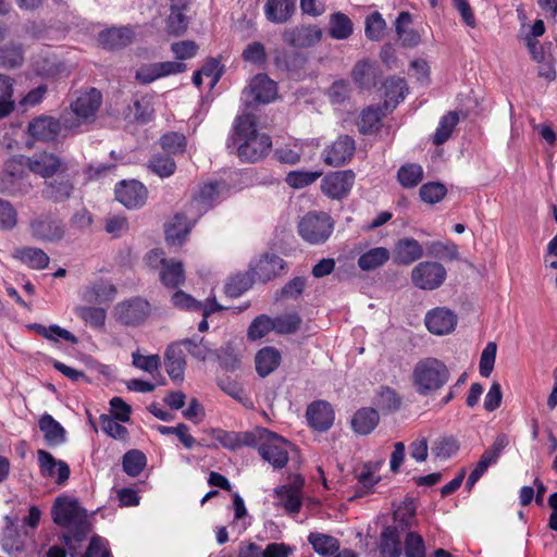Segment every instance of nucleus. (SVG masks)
Masks as SVG:
<instances>
[{"label": "nucleus", "instance_id": "nucleus-1", "mask_svg": "<svg viewBox=\"0 0 557 557\" xmlns=\"http://www.w3.org/2000/svg\"><path fill=\"white\" fill-rule=\"evenodd\" d=\"M226 147L242 162L255 163L269 153L272 140L269 135L258 132L256 115L245 113L236 117Z\"/></svg>", "mask_w": 557, "mask_h": 557}, {"label": "nucleus", "instance_id": "nucleus-2", "mask_svg": "<svg viewBox=\"0 0 557 557\" xmlns=\"http://www.w3.org/2000/svg\"><path fill=\"white\" fill-rule=\"evenodd\" d=\"M51 516L55 524L67 529V532L62 535V541L73 556L78 544L90 532L87 511L79 506L76 499L59 496L52 506Z\"/></svg>", "mask_w": 557, "mask_h": 557}, {"label": "nucleus", "instance_id": "nucleus-3", "mask_svg": "<svg viewBox=\"0 0 557 557\" xmlns=\"http://www.w3.org/2000/svg\"><path fill=\"white\" fill-rule=\"evenodd\" d=\"M449 377L450 372L442 360L428 357L414 364L411 383L420 396H430L443 388Z\"/></svg>", "mask_w": 557, "mask_h": 557}, {"label": "nucleus", "instance_id": "nucleus-4", "mask_svg": "<svg viewBox=\"0 0 557 557\" xmlns=\"http://www.w3.org/2000/svg\"><path fill=\"white\" fill-rule=\"evenodd\" d=\"M101 103L102 95L98 89L91 87L81 92L71 102L70 109L73 115L69 113L62 114L63 127L74 131L83 124L94 123Z\"/></svg>", "mask_w": 557, "mask_h": 557}, {"label": "nucleus", "instance_id": "nucleus-5", "mask_svg": "<svg viewBox=\"0 0 557 557\" xmlns=\"http://www.w3.org/2000/svg\"><path fill=\"white\" fill-rule=\"evenodd\" d=\"M255 434V444L250 447H257L261 458L274 469H283L289 460L290 442L265 428H256Z\"/></svg>", "mask_w": 557, "mask_h": 557}, {"label": "nucleus", "instance_id": "nucleus-6", "mask_svg": "<svg viewBox=\"0 0 557 557\" xmlns=\"http://www.w3.org/2000/svg\"><path fill=\"white\" fill-rule=\"evenodd\" d=\"M334 231V221L325 212H308L298 223V234L311 244L325 243Z\"/></svg>", "mask_w": 557, "mask_h": 557}, {"label": "nucleus", "instance_id": "nucleus-7", "mask_svg": "<svg viewBox=\"0 0 557 557\" xmlns=\"http://www.w3.org/2000/svg\"><path fill=\"white\" fill-rule=\"evenodd\" d=\"M29 232L37 242L59 243L65 236V224L52 213H41L30 220Z\"/></svg>", "mask_w": 557, "mask_h": 557}, {"label": "nucleus", "instance_id": "nucleus-8", "mask_svg": "<svg viewBox=\"0 0 557 557\" xmlns=\"http://www.w3.org/2000/svg\"><path fill=\"white\" fill-rule=\"evenodd\" d=\"M447 276L446 269L435 261L419 262L411 271L413 285L423 290H434L443 285Z\"/></svg>", "mask_w": 557, "mask_h": 557}, {"label": "nucleus", "instance_id": "nucleus-9", "mask_svg": "<svg viewBox=\"0 0 557 557\" xmlns=\"http://www.w3.org/2000/svg\"><path fill=\"white\" fill-rule=\"evenodd\" d=\"M151 312L149 301L141 297H133L119 302L114 308L117 322L125 326H138L146 321Z\"/></svg>", "mask_w": 557, "mask_h": 557}, {"label": "nucleus", "instance_id": "nucleus-10", "mask_svg": "<svg viewBox=\"0 0 557 557\" xmlns=\"http://www.w3.org/2000/svg\"><path fill=\"white\" fill-rule=\"evenodd\" d=\"M277 88L275 82L270 79L267 74H257L243 90V101L247 108L255 104H265L273 101L276 97Z\"/></svg>", "mask_w": 557, "mask_h": 557}, {"label": "nucleus", "instance_id": "nucleus-11", "mask_svg": "<svg viewBox=\"0 0 557 557\" xmlns=\"http://www.w3.org/2000/svg\"><path fill=\"white\" fill-rule=\"evenodd\" d=\"M27 169L44 178L53 177L57 174H64L67 170V163L51 152H42L28 157L26 160Z\"/></svg>", "mask_w": 557, "mask_h": 557}, {"label": "nucleus", "instance_id": "nucleus-12", "mask_svg": "<svg viewBox=\"0 0 557 557\" xmlns=\"http://www.w3.org/2000/svg\"><path fill=\"white\" fill-rule=\"evenodd\" d=\"M285 268V260L272 252H264L249 263V270L253 277L263 284L277 277Z\"/></svg>", "mask_w": 557, "mask_h": 557}, {"label": "nucleus", "instance_id": "nucleus-13", "mask_svg": "<svg viewBox=\"0 0 557 557\" xmlns=\"http://www.w3.org/2000/svg\"><path fill=\"white\" fill-rule=\"evenodd\" d=\"M355 177L352 170L331 172L323 177L321 189L329 198L341 200L350 193Z\"/></svg>", "mask_w": 557, "mask_h": 557}, {"label": "nucleus", "instance_id": "nucleus-14", "mask_svg": "<svg viewBox=\"0 0 557 557\" xmlns=\"http://www.w3.org/2000/svg\"><path fill=\"white\" fill-rule=\"evenodd\" d=\"M508 444L509 440L506 434L502 433L496 436L493 445L482 454L480 460L476 462L474 469L468 476L466 487L469 491L481 479L488 467L496 463L502 451L508 446Z\"/></svg>", "mask_w": 557, "mask_h": 557}, {"label": "nucleus", "instance_id": "nucleus-15", "mask_svg": "<svg viewBox=\"0 0 557 557\" xmlns=\"http://www.w3.org/2000/svg\"><path fill=\"white\" fill-rule=\"evenodd\" d=\"M356 150V141L349 135H341L323 153V161L330 166H342L349 162Z\"/></svg>", "mask_w": 557, "mask_h": 557}, {"label": "nucleus", "instance_id": "nucleus-16", "mask_svg": "<svg viewBox=\"0 0 557 557\" xmlns=\"http://www.w3.org/2000/svg\"><path fill=\"white\" fill-rule=\"evenodd\" d=\"M187 69L185 63L166 61V62H157L145 64L140 66L135 74V78L140 84H150L158 78L171 75L183 73Z\"/></svg>", "mask_w": 557, "mask_h": 557}, {"label": "nucleus", "instance_id": "nucleus-17", "mask_svg": "<svg viewBox=\"0 0 557 557\" xmlns=\"http://www.w3.org/2000/svg\"><path fill=\"white\" fill-rule=\"evenodd\" d=\"M62 126V119L40 115L29 122L28 134L36 140L49 143L57 139Z\"/></svg>", "mask_w": 557, "mask_h": 557}, {"label": "nucleus", "instance_id": "nucleus-18", "mask_svg": "<svg viewBox=\"0 0 557 557\" xmlns=\"http://www.w3.org/2000/svg\"><path fill=\"white\" fill-rule=\"evenodd\" d=\"M115 198L126 208L137 209L146 202L147 188L138 181H123L115 188Z\"/></svg>", "mask_w": 557, "mask_h": 557}, {"label": "nucleus", "instance_id": "nucleus-19", "mask_svg": "<svg viewBox=\"0 0 557 557\" xmlns=\"http://www.w3.org/2000/svg\"><path fill=\"white\" fill-rule=\"evenodd\" d=\"M322 29L317 25H301L283 33V40L295 48H309L320 42Z\"/></svg>", "mask_w": 557, "mask_h": 557}, {"label": "nucleus", "instance_id": "nucleus-20", "mask_svg": "<svg viewBox=\"0 0 557 557\" xmlns=\"http://www.w3.org/2000/svg\"><path fill=\"white\" fill-rule=\"evenodd\" d=\"M307 62V55L298 51H277L274 57L275 66L296 79L305 74Z\"/></svg>", "mask_w": 557, "mask_h": 557}, {"label": "nucleus", "instance_id": "nucleus-21", "mask_svg": "<svg viewBox=\"0 0 557 557\" xmlns=\"http://www.w3.org/2000/svg\"><path fill=\"white\" fill-rule=\"evenodd\" d=\"M457 324V315L449 309L436 308L425 315L428 330L435 335H445L454 331Z\"/></svg>", "mask_w": 557, "mask_h": 557}, {"label": "nucleus", "instance_id": "nucleus-22", "mask_svg": "<svg viewBox=\"0 0 557 557\" xmlns=\"http://www.w3.org/2000/svg\"><path fill=\"white\" fill-rule=\"evenodd\" d=\"M306 417L312 429L325 432L333 425L334 411L327 401L319 400L308 406Z\"/></svg>", "mask_w": 557, "mask_h": 557}, {"label": "nucleus", "instance_id": "nucleus-23", "mask_svg": "<svg viewBox=\"0 0 557 557\" xmlns=\"http://www.w3.org/2000/svg\"><path fill=\"white\" fill-rule=\"evenodd\" d=\"M154 115V109L152 103V97L149 95L133 97L132 104L127 106L124 111L125 120L137 123L147 124L152 121Z\"/></svg>", "mask_w": 557, "mask_h": 557}, {"label": "nucleus", "instance_id": "nucleus-24", "mask_svg": "<svg viewBox=\"0 0 557 557\" xmlns=\"http://www.w3.org/2000/svg\"><path fill=\"white\" fill-rule=\"evenodd\" d=\"M423 247L418 240L411 237H404L396 242L393 260L396 264L409 265L422 258Z\"/></svg>", "mask_w": 557, "mask_h": 557}, {"label": "nucleus", "instance_id": "nucleus-25", "mask_svg": "<svg viewBox=\"0 0 557 557\" xmlns=\"http://www.w3.org/2000/svg\"><path fill=\"white\" fill-rule=\"evenodd\" d=\"M211 434L226 449L236 450L244 446L250 447L255 444V429L247 432L224 431L212 429Z\"/></svg>", "mask_w": 557, "mask_h": 557}, {"label": "nucleus", "instance_id": "nucleus-26", "mask_svg": "<svg viewBox=\"0 0 557 557\" xmlns=\"http://www.w3.org/2000/svg\"><path fill=\"white\" fill-rule=\"evenodd\" d=\"M74 190V184L69 176L59 174L52 181H46L42 197L53 202L67 200Z\"/></svg>", "mask_w": 557, "mask_h": 557}, {"label": "nucleus", "instance_id": "nucleus-27", "mask_svg": "<svg viewBox=\"0 0 557 557\" xmlns=\"http://www.w3.org/2000/svg\"><path fill=\"white\" fill-rule=\"evenodd\" d=\"M164 364L169 376L174 381H183L186 360L181 344L174 343L166 347Z\"/></svg>", "mask_w": 557, "mask_h": 557}, {"label": "nucleus", "instance_id": "nucleus-28", "mask_svg": "<svg viewBox=\"0 0 557 557\" xmlns=\"http://www.w3.org/2000/svg\"><path fill=\"white\" fill-rule=\"evenodd\" d=\"M412 24V16L408 11H401L395 21V32L401 46L405 48L417 47L421 41L418 30L409 28Z\"/></svg>", "mask_w": 557, "mask_h": 557}, {"label": "nucleus", "instance_id": "nucleus-29", "mask_svg": "<svg viewBox=\"0 0 557 557\" xmlns=\"http://www.w3.org/2000/svg\"><path fill=\"white\" fill-rule=\"evenodd\" d=\"M295 9V0H267L264 14L270 22L284 24L293 16Z\"/></svg>", "mask_w": 557, "mask_h": 557}, {"label": "nucleus", "instance_id": "nucleus-30", "mask_svg": "<svg viewBox=\"0 0 557 557\" xmlns=\"http://www.w3.org/2000/svg\"><path fill=\"white\" fill-rule=\"evenodd\" d=\"M134 32L129 27H119L102 30L99 34V41L103 48L115 50L132 44Z\"/></svg>", "mask_w": 557, "mask_h": 557}, {"label": "nucleus", "instance_id": "nucleus-31", "mask_svg": "<svg viewBox=\"0 0 557 557\" xmlns=\"http://www.w3.org/2000/svg\"><path fill=\"white\" fill-rule=\"evenodd\" d=\"M379 549L381 557H400L401 542L397 527L386 525L383 528Z\"/></svg>", "mask_w": 557, "mask_h": 557}, {"label": "nucleus", "instance_id": "nucleus-32", "mask_svg": "<svg viewBox=\"0 0 557 557\" xmlns=\"http://www.w3.org/2000/svg\"><path fill=\"white\" fill-rule=\"evenodd\" d=\"M160 270V281L168 288H177L185 282V271L181 261L173 259H162Z\"/></svg>", "mask_w": 557, "mask_h": 557}, {"label": "nucleus", "instance_id": "nucleus-33", "mask_svg": "<svg viewBox=\"0 0 557 557\" xmlns=\"http://www.w3.org/2000/svg\"><path fill=\"white\" fill-rule=\"evenodd\" d=\"M256 371L261 377L274 372L281 363V354L275 347L260 349L255 358Z\"/></svg>", "mask_w": 557, "mask_h": 557}, {"label": "nucleus", "instance_id": "nucleus-34", "mask_svg": "<svg viewBox=\"0 0 557 557\" xmlns=\"http://www.w3.org/2000/svg\"><path fill=\"white\" fill-rule=\"evenodd\" d=\"M190 232V225L185 214L177 213L165 227V239L170 246H182Z\"/></svg>", "mask_w": 557, "mask_h": 557}, {"label": "nucleus", "instance_id": "nucleus-35", "mask_svg": "<svg viewBox=\"0 0 557 557\" xmlns=\"http://www.w3.org/2000/svg\"><path fill=\"white\" fill-rule=\"evenodd\" d=\"M225 187L226 184L224 182L207 183L194 196L193 202L199 206V210L207 211L219 201L220 194Z\"/></svg>", "mask_w": 557, "mask_h": 557}, {"label": "nucleus", "instance_id": "nucleus-36", "mask_svg": "<svg viewBox=\"0 0 557 557\" xmlns=\"http://www.w3.org/2000/svg\"><path fill=\"white\" fill-rule=\"evenodd\" d=\"M379 421V412L373 408L364 407L355 412L351 419V428L356 433L367 435L375 429Z\"/></svg>", "mask_w": 557, "mask_h": 557}, {"label": "nucleus", "instance_id": "nucleus-37", "mask_svg": "<svg viewBox=\"0 0 557 557\" xmlns=\"http://www.w3.org/2000/svg\"><path fill=\"white\" fill-rule=\"evenodd\" d=\"M38 425L49 445L57 446L66 441L64 428L52 416L48 413L42 414Z\"/></svg>", "mask_w": 557, "mask_h": 557}, {"label": "nucleus", "instance_id": "nucleus-38", "mask_svg": "<svg viewBox=\"0 0 557 557\" xmlns=\"http://www.w3.org/2000/svg\"><path fill=\"white\" fill-rule=\"evenodd\" d=\"M391 258V252L385 247L371 248L358 258V267L366 272L383 267Z\"/></svg>", "mask_w": 557, "mask_h": 557}, {"label": "nucleus", "instance_id": "nucleus-39", "mask_svg": "<svg viewBox=\"0 0 557 557\" xmlns=\"http://www.w3.org/2000/svg\"><path fill=\"white\" fill-rule=\"evenodd\" d=\"M24 63V47L17 41H9L0 46V65L4 69H16Z\"/></svg>", "mask_w": 557, "mask_h": 557}, {"label": "nucleus", "instance_id": "nucleus-40", "mask_svg": "<svg viewBox=\"0 0 557 557\" xmlns=\"http://www.w3.org/2000/svg\"><path fill=\"white\" fill-rule=\"evenodd\" d=\"M277 506L284 508L288 515L298 513L302 507V495L293 491L292 486L280 485L274 488Z\"/></svg>", "mask_w": 557, "mask_h": 557}, {"label": "nucleus", "instance_id": "nucleus-41", "mask_svg": "<svg viewBox=\"0 0 557 557\" xmlns=\"http://www.w3.org/2000/svg\"><path fill=\"white\" fill-rule=\"evenodd\" d=\"M13 257L33 269L42 270L49 264V256L40 248L23 247L15 249Z\"/></svg>", "mask_w": 557, "mask_h": 557}, {"label": "nucleus", "instance_id": "nucleus-42", "mask_svg": "<svg viewBox=\"0 0 557 557\" xmlns=\"http://www.w3.org/2000/svg\"><path fill=\"white\" fill-rule=\"evenodd\" d=\"M329 35L333 39L345 40L354 32V24L348 15L335 12L330 15Z\"/></svg>", "mask_w": 557, "mask_h": 557}, {"label": "nucleus", "instance_id": "nucleus-43", "mask_svg": "<svg viewBox=\"0 0 557 557\" xmlns=\"http://www.w3.org/2000/svg\"><path fill=\"white\" fill-rule=\"evenodd\" d=\"M115 295L116 287L113 284L99 281L85 288L83 299L88 302L112 301Z\"/></svg>", "mask_w": 557, "mask_h": 557}, {"label": "nucleus", "instance_id": "nucleus-44", "mask_svg": "<svg viewBox=\"0 0 557 557\" xmlns=\"http://www.w3.org/2000/svg\"><path fill=\"white\" fill-rule=\"evenodd\" d=\"M308 542L313 550L322 556H332L339 549V541L327 534L311 532Z\"/></svg>", "mask_w": 557, "mask_h": 557}, {"label": "nucleus", "instance_id": "nucleus-45", "mask_svg": "<svg viewBox=\"0 0 557 557\" xmlns=\"http://www.w3.org/2000/svg\"><path fill=\"white\" fill-rule=\"evenodd\" d=\"M255 282V277L248 269L247 272L237 273L228 278L224 292L230 298H237L248 290Z\"/></svg>", "mask_w": 557, "mask_h": 557}, {"label": "nucleus", "instance_id": "nucleus-46", "mask_svg": "<svg viewBox=\"0 0 557 557\" xmlns=\"http://www.w3.org/2000/svg\"><path fill=\"white\" fill-rule=\"evenodd\" d=\"M424 177L423 169L417 163H406L397 172V180L405 188L418 186Z\"/></svg>", "mask_w": 557, "mask_h": 557}, {"label": "nucleus", "instance_id": "nucleus-47", "mask_svg": "<svg viewBox=\"0 0 557 557\" xmlns=\"http://www.w3.org/2000/svg\"><path fill=\"white\" fill-rule=\"evenodd\" d=\"M147 465L146 455L138 449H131L126 451L122 458V466L124 472L132 476H138Z\"/></svg>", "mask_w": 557, "mask_h": 557}, {"label": "nucleus", "instance_id": "nucleus-48", "mask_svg": "<svg viewBox=\"0 0 557 557\" xmlns=\"http://www.w3.org/2000/svg\"><path fill=\"white\" fill-rule=\"evenodd\" d=\"M459 116L457 112L449 111L447 114L442 116L435 134L433 135V144L441 146L445 144L453 134L454 128L458 124Z\"/></svg>", "mask_w": 557, "mask_h": 557}, {"label": "nucleus", "instance_id": "nucleus-49", "mask_svg": "<svg viewBox=\"0 0 557 557\" xmlns=\"http://www.w3.org/2000/svg\"><path fill=\"white\" fill-rule=\"evenodd\" d=\"M13 96V79L0 74V120L8 116L15 108Z\"/></svg>", "mask_w": 557, "mask_h": 557}, {"label": "nucleus", "instance_id": "nucleus-50", "mask_svg": "<svg viewBox=\"0 0 557 557\" xmlns=\"http://www.w3.org/2000/svg\"><path fill=\"white\" fill-rule=\"evenodd\" d=\"M220 364L227 371H235L240 366V356L233 343L227 342L219 350H213Z\"/></svg>", "mask_w": 557, "mask_h": 557}, {"label": "nucleus", "instance_id": "nucleus-51", "mask_svg": "<svg viewBox=\"0 0 557 557\" xmlns=\"http://www.w3.org/2000/svg\"><path fill=\"white\" fill-rule=\"evenodd\" d=\"M76 314L90 327L102 329L107 319V311L100 307L81 306Z\"/></svg>", "mask_w": 557, "mask_h": 557}, {"label": "nucleus", "instance_id": "nucleus-52", "mask_svg": "<svg viewBox=\"0 0 557 557\" xmlns=\"http://www.w3.org/2000/svg\"><path fill=\"white\" fill-rule=\"evenodd\" d=\"M273 321V331L277 334L287 335L296 333L302 323L301 317L297 312L278 315Z\"/></svg>", "mask_w": 557, "mask_h": 557}, {"label": "nucleus", "instance_id": "nucleus-53", "mask_svg": "<svg viewBox=\"0 0 557 557\" xmlns=\"http://www.w3.org/2000/svg\"><path fill=\"white\" fill-rule=\"evenodd\" d=\"M380 121H381V110L377 108L375 109V108L369 107V108L362 110V112L358 119V122H357L358 131L362 135L372 134L379 129Z\"/></svg>", "mask_w": 557, "mask_h": 557}, {"label": "nucleus", "instance_id": "nucleus-54", "mask_svg": "<svg viewBox=\"0 0 557 557\" xmlns=\"http://www.w3.org/2000/svg\"><path fill=\"white\" fill-rule=\"evenodd\" d=\"M28 329L35 331L40 336H42L47 339H50V341H54V335H57V336L61 337L62 339H64L69 343H72V344H76L78 342L77 337L74 334H72L70 331H67L65 329H62L61 326H59L57 324H52L49 327H46L42 324L33 323V324L28 325Z\"/></svg>", "mask_w": 557, "mask_h": 557}, {"label": "nucleus", "instance_id": "nucleus-55", "mask_svg": "<svg viewBox=\"0 0 557 557\" xmlns=\"http://www.w3.org/2000/svg\"><path fill=\"white\" fill-rule=\"evenodd\" d=\"M386 29V22L377 11L367 16L364 22V34L369 40L379 41L383 38Z\"/></svg>", "mask_w": 557, "mask_h": 557}, {"label": "nucleus", "instance_id": "nucleus-56", "mask_svg": "<svg viewBox=\"0 0 557 557\" xmlns=\"http://www.w3.org/2000/svg\"><path fill=\"white\" fill-rule=\"evenodd\" d=\"M426 255L435 259H446L449 261L457 260L459 258L458 248L454 243H428Z\"/></svg>", "mask_w": 557, "mask_h": 557}, {"label": "nucleus", "instance_id": "nucleus-57", "mask_svg": "<svg viewBox=\"0 0 557 557\" xmlns=\"http://www.w3.org/2000/svg\"><path fill=\"white\" fill-rule=\"evenodd\" d=\"M376 405L384 412H394L400 408L401 397L395 389L382 386L377 394Z\"/></svg>", "mask_w": 557, "mask_h": 557}, {"label": "nucleus", "instance_id": "nucleus-58", "mask_svg": "<svg viewBox=\"0 0 557 557\" xmlns=\"http://www.w3.org/2000/svg\"><path fill=\"white\" fill-rule=\"evenodd\" d=\"M351 77L362 89L374 85V72L368 61L357 62L351 71Z\"/></svg>", "mask_w": 557, "mask_h": 557}, {"label": "nucleus", "instance_id": "nucleus-59", "mask_svg": "<svg viewBox=\"0 0 557 557\" xmlns=\"http://www.w3.org/2000/svg\"><path fill=\"white\" fill-rule=\"evenodd\" d=\"M185 9L184 7H171V13L166 23L169 34L181 36L187 29L188 21L183 12Z\"/></svg>", "mask_w": 557, "mask_h": 557}, {"label": "nucleus", "instance_id": "nucleus-60", "mask_svg": "<svg viewBox=\"0 0 557 557\" xmlns=\"http://www.w3.org/2000/svg\"><path fill=\"white\" fill-rule=\"evenodd\" d=\"M322 173L320 171H292L285 182L295 189H300L314 183Z\"/></svg>", "mask_w": 557, "mask_h": 557}, {"label": "nucleus", "instance_id": "nucleus-61", "mask_svg": "<svg viewBox=\"0 0 557 557\" xmlns=\"http://www.w3.org/2000/svg\"><path fill=\"white\" fill-rule=\"evenodd\" d=\"M29 188L30 184L14 180L3 172L0 173V194L11 197L18 195L23 196L28 193Z\"/></svg>", "mask_w": 557, "mask_h": 557}, {"label": "nucleus", "instance_id": "nucleus-62", "mask_svg": "<svg viewBox=\"0 0 557 557\" xmlns=\"http://www.w3.org/2000/svg\"><path fill=\"white\" fill-rule=\"evenodd\" d=\"M271 331H273L272 318L267 314H260L250 323L247 336L251 341H257L264 337Z\"/></svg>", "mask_w": 557, "mask_h": 557}, {"label": "nucleus", "instance_id": "nucleus-63", "mask_svg": "<svg viewBox=\"0 0 557 557\" xmlns=\"http://www.w3.org/2000/svg\"><path fill=\"white\" fill-rule=\"evenodd\" d=\"M148 168L160 177H169L175 172L176 164L169 156L156 154L150 159Z\"/></svg>", "mask_w": 557, "mask_h": 557}, {"label": "nucleus", "instance_id": "nucleus-64", "mask_svg": "<svg viewBox=\"0 0 557 557\" xmlns=\"http://www.w3.org/2000/svg\"><path fill=\"white\" fill-rule=\"evenodd\" d=\"M419 194L424 202L434 205L445 197L447 188L442 183L430 182L420 187Z\"/></svg>", "mask_w": 557, "mask_h": 557}]
</instances>
